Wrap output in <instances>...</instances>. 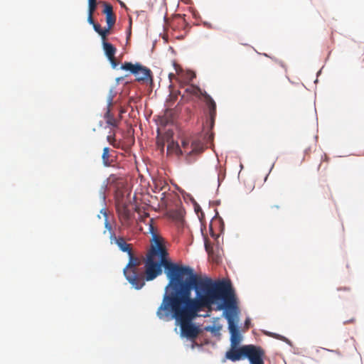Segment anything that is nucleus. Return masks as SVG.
<instances>
[{"instance_id": "nucleus-1", "label": "nucleus", "mask_w": 364, "mask_h": 364, "mask_svg": "<svg viewBox=\"0 0 364 364\" xmlns=\"http://www.w3.org/2000/svg\"><path fill=\"white\" fill-rule=\"evenodd\" d=\"M153 240L145 262L146 280L151 281L161 274L162 267L168 279L156 315L160 319L174 318L181 334L195 339L200 330L193 321L199 312L210 309L220 300L231 307L232 302L227 298L229 286L223 281L213 282L210 278L202 277L188 266L173 263L168 259L163 238L154 234Z\"/></svg>"}, {"instance_id": "nucleus-2", "label": "nucleus", "mask_w": 364, "mask_h": 364, "mask_svg": "<svg viewBox=\"0 0 364 364\" xmlns=\"http://www.w3.org/2000/svg\"><path fill=\"white\" fill-rule=\"evenodd\" d=\"M223 282L229 286V290L227 293V298L230 299L232 306L231 307H228L223 301V305H219L218 309H222L223 308L226 309V311L223 313V315L228 323V329L230 333L231 346H237L242 341V336L237 326V315L239 314V311L236 305L235 294L230 282L228 281Z\"/></svg>"}, {"instance_id": "nucleus-3", "label": "nucleus", "mask_w": 364, "mask_h": 364, "mask_svg": "<svg viewBox=\"0 0 364 364\" xmlns=\"http://www.w3.org/2000/svg\"><path fill=\"white\" fill-rule=\"evenodd\" d=\"M129 255V262L124 269V274L128 282L136 289H141L144 284V274L136 270L137 267L141 264V259L134 256L133 251Z\"/></svg>"}, {"instance_id": "nucleus-4", "label": "nucleus", "mask_w": 364, "mask_h": 364, "mask_svg": "<svg viewBox=\"0 0 364 364\" xmlns=\"http://www.w3.org/2000/svg\"><path fill=\"white\" fill-rule=\"evenodd\" d=\"M185 92L200 99H203L208 109L211 124L213 125L216 117V104L210 95L205 91H203L200 88L193 85H188L186 87Z\"/></svg>"}, {"instance_id": "nucleus-5", "label": "nucleus", "mask_w": 364, "mask_h": 364, "mask_svg": "<svg viewBox=\"0 0 364 364\" xmlns=\"http://www.w3.org/2000/svg\"><path fill=\"white\" fill-rule=\"evenodd\" d=\"M121 68L124 70L129 71L132 73L136 81L146 82L152 81L151 71L150 69L143 66L140 63L133 64L129 62H125L121 66Z\"/></svg>"}, {"instance_id": "nucleus-6", "label": "nucleus", "mask_w": 364, "mask_h": 364, "mask_svg": "<svg viewBox=\"0 0 364 364\" xmlns=\"http://www.w3.org/2000/svg\"><path fill=\"white\" fill-rule=\"evenodd\" d=\"M181 148L182 149V155H186L188 163H192L195 159L193 156L200 154L204 150L202 143L199 141H193L190 143L188 139H183Z\"/></svg>"}, {"instance_id": "nucleus-7", "label": "nucleus", "mask_w": 364, "mask_h": 364, "mask_svg": "<svg viewBox=\"0 0 364 364\" xmlns=\"http://www.w3.org/2000/svg\"><path fill=\"white\" fill-rule=\"evenodd\" d=\"M245 358H247L250 364H264V350L258 346L246 345Z\"/></svg>"}, {"instance_id": "nucleus-8", "label": "nucleus", "mask_w": 364, "mask_h": 364, "mask_svg": "<svg viewBox=\"0 0 364 364\" xmlns=\"http://www.w3.org/2000/svg\"><path fill=\"white\" fill-rule=\"evenodd\" d=\"M116 208L122 225L125 227L130 226L133 213L129 210L127 205L124 203H118Z\"/></svg>"}, {"instance_id": "nucleus-9", "label": "nucleus", "mask_w": 364, "mask_h": 364, "mask_svg": "<svg viewBox=\"0 0 364 364\" xmlns=\"http://www.w3.org/2000/svg\"><path fill=\"white\" fill-rule=\"evenodd\" d=\"M109 240L111 244H115L123 252L130 254L132 250V244L127 243L124 237L117 236L114 232H111Z\"/></svg>"}, {"instance_id": "nucleus-10", "label": "nucleus", "mask_w": 364, "mask_h": 364, "mask_svg": "<svg viewBox=\"0 0 364 364\" xmlns=\"http://www.w3.org/2000/svg\"><path fill=\"white\" fill-rule=\"evenodd\" d=\"M245 348L246 345L239 348H237V346H231L230 350L226 353L225 356L228 359L233 362L240 360L245 358L244 352L245 351Z\"/></svg>"}, {"instance_id": "nucleus-11", "label": "nucleus", "mask_w": 364, "mask_h": 364, "mask_svg": "<svg viewBox=\"0 0 364 364\" xmlns=\"http://www.w3.org/2000/svg\"><path fill=\"white\" fill-rule=\"evenodd\" d=\"M113 99L114 95H112V92H110L107 97V112L105 114V118L106 119V123L108 125L112 126L113 127H117L119 124V120L115 119L113 114L111 113V107L112 106Z\"/></svg>"}, {"instance_id": "nucleus-12", "label": "nucleus", "mask_w": 364, "mask_h": 364, "mask_svg": "<svg viewBox=\"0 0 364 364\" xmlns=\"http://www.w3.org/2000/svg\"><path fill=\"white\" fill-rule=\"evenodd\" d=\"M99 3H102L105 7L103 13L106 15L107 24L109 26V28H112L116 22V16L113 13L112 6L106 1H100Z\"/></svg>"}, {"instance_id": "nucleus-13", "label": "nucleus", "mask_w": 364, "mask_h": 364, "mask_svg": "<svg viewBox=\"0 0 364 364\" xmlns=\"http://www.w3.org/2000/svg\"><path fill=\"white\" fill-rule=\"evenodd\" d=\"M167 154L175 155L176 156H182V149L177 142L171 139V136H167Z\"/></svg>"}, {"instance_id": "nucleus-14", "label": "nucleus", "mask_w": 364, "mask_h": 364, "mask_svg": "<svg viewBox=\"0 0 364 364\" xmlns=\"http://www.w3.org/2000/svg\"><path fill=\"white\" fill-rule=\"evenodd\" d=\"M102 163L105 166H112L114 163V156L111 154V150L109 147H105L102 155Z\"/></svg>"}, {"instance_id": "nucleus-15", "label": "nucleus", "mask_w": 364, "mask_h": 364, "mask_svg": "<svg viewBox=\"0 0 364 364\" xmlns=\"http://www.w3.org/2000/svg\"><path fill=\"white\" fill-rule=\"evenodd\" d=\"M102 45L105 55L109 60H111L115 55L117 50L116 48L112 44L107 41L102 42Z\"/></svg>"}, {"instance_id": "nucleus-16", "label": "nucleus", "mask_w": 364, "mask_h": 364, "mask_svg": "<svg viewBox=\"0 0 364 364\" xmlns=\"http://www.w3.org/2000/svg\"><path fill=\"white\" fill-rule=\"evenodd\" d=\"M100 4L97 0H88V13L94 14L97 9V4Z\"/></svg>"}, {"instance_id": "nucleus-17", "label": "nucleus", "mask_w": 364, "mask_h": 364, "mask_svg": "<svg viewBox=\"0 0 364 364\" xmlns=\"http://www.w3.org/2000/svg\"><path fill=\"white\" fill-rule=\"evenodd\" d=\"M112 28H109V26L107 25V28H105L104 29H102L100 36L102 37V41H106L107 36L109 33V31Z\"/></svg>"}, {"instance_id": "nucleus-18", "label": "nucleus", "mask_w": 364, "mask_h": 364, "mask_svg": "<svg viewBox=\"0 0 364 364\" xmlns=\"http://www.w3.org/2000/svg\"><path fill=\"white\" fill-rule=\"evenodd\" d=\"M177 97H178L177 93L171 92V95H169V98L167 101V102L168 103V106H171L172 104L177 100Z\"/></svg>"}, {"instance_id": "nucleus-19", "label": "nucleus", "mask_w": 364, "mask_h": 364, "mask_svg": "<svg viewBox=\"0 0 364 364\" xmlns=\"http://www.w3.org/2000/svg\"><path fill=\"white\" fill-rule=\"evenodd\" d=\"M92 26H93L94 30H95V31H96L99 35H100L101 31H102V28H101L100 25V24H98V23H95V24H93V25H92Z\"/></svg>"}, {"instance_id": "nucleus-20", "label": "nucleus", "mask_w": 364, "mask_h": 364, "mask_svg": "<svg viewBox=\"0 0 364 364\" xmlns=\"http://www.w3.org/2000/svg\"><path fill=\"white\" fill-rule=\"evenodd\" d=\"M107 139L110 144L114 145V143L116 141L114 134H113L112 135L107 136Z\"/></svg>"}, {"instance_id": "nucleus-21", "label": "nucleus", "mask_w": 364, "mask_h": 364, "mask_svg": "<svg viewBox=\"0 0 364 364\" xmlns=\"http://www.w3.org/2000/svg\"><path fill=\"white\" fill-rule=\"evenodd\" d=\"M93 14H89L88 13V16H87V22L91 24V25H93L95 23V21H94V18H93Z\"/></svg>"}, {"instance_id": "nucleus-22", "label": "nucleus", "mask_w": 364, "mask_h": 364, "mask_svg": "<svg viewBox=\"0 0 364 364\" xmlns=\"http://www.w3.org/2000/svg\"><path fill=\"white\" fill-rule=\"evenodd\" d=\"M280 209V205H274L270 206V211L272 213H275L277 210H279Z\"/></svg>"}, {"instance_id": "nucleus-23", "label": "nucleus", "mask_w": 364, "mask_h": 364, "mask_svg": "<svg viewBox=\"0 0 364 364\" xmlns=\"http://www.w3.org/2000/svg\"><path fill=\"white\" fill-rule=\"evenodd\" d=\"M105 228L109 231V232H114L112 231V228L111 226V225L109 224V223L107 221V220H105Z\"/></svg>"}, {"instance_id": "nucleus-24", "label": "nucleus", "mask_w": 364, "mask_h": 364, "mask_svg": "<svg viewBox=\"0 0 364 364\" xmlns=\"http://www.w3.org/2000/svg\"><path fill=\"white\" fill-rule=\"evenodd\" d=\"M338 291H345L347 294H350V289L348 288V287H344V288H338Z\"/></svg>"}, {"instance_id": "nucleus-25", "label": "nucleus", "mask_w": 364, "mask_h": 364, "mask_svg": "<svg viewBox=\"0 0 364 364\" xmlns=\"http://www.w3.org/2000/svg\"><path fill=\"white\" fill-rule=\"evenodd\" d=\"M112 65L113 68H116L117 65V60H116V58L114 56H113V58L111 59V60H109Z\"/></svg>"}, {"instance_id": "nucleus-26", "label": "nucleus", "mask_w": 364, "mask_h": 364, "mask_svg": "<svg viewBox=\"0 0 364 364\" xmlns=\"http://www.w3.org/2000/svg\"><path fill=\"white\" fill-rule=\"evenodd\" d=\"M157 146H158L159 148H160L161 149L163 150L164 148V142L161 141L160 139H158V141H157Z\"/></svg>"}, {"instance_id": "nucleus-27", "label": "nucleus", "mask_w": 364, "mask_h": 364, "mask_svg": "<svg viewBox=\"0 0 364 364\" xmlns=\"http://www.w3.org/2000/svg\"><path fill=\"white\" fill-rule=\"evenodd\" d=\"M360 67L362 68H364V55L360 60Z\"/></svg>"}, {"instance_id": "nucleus-28", "label": "nucleus", "mask_w": 364, "mask_h": 364, "mask_svg": "<svg viewBox=\"0 0 364 364\" xmlns=\"http://www.w3.org/2000/svg\"><path fill=\"white\" fill-rule=\"evenodd\" d=\"M322 350L330 351V350L326 349V348H322ZM331 352L335 353H336L338 355H341V353H340V352L338 350H331Z\"/></svg>"}, {"instance_id": "nucleus-29", "label": "nucleus", "mask_w": 364, "mask_h": 364, "mask_svg": "<svg viewBox=\"0 0 364 364\" xmlns=\"http://www.w3.org/2000/svg\"><path fill=\"white\" fill-rule=\"evenodd\" d=\"M120 5H121L122 6H125V5H124V4L123 2H120Z\"/></svg>"}, {"instance_id": "nucleus-30", "label": "nucleus", "mask_w": 364, "mask_h": 364, "mask_svg": "<svg viewBox=\"0 0 364 364\" xmlns=\"http://www.w3.org/2000/svg\"><path fill=\"white\" fill-rule=\"evenodd\" d=\"M338 297L341 298L342 296L340 294H338Z\"/></svg>"}]
</instances>
